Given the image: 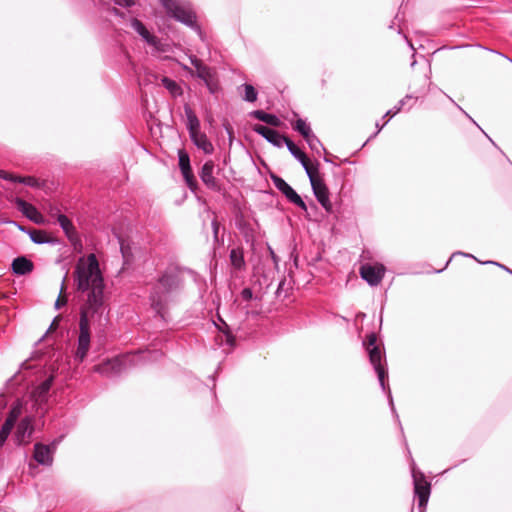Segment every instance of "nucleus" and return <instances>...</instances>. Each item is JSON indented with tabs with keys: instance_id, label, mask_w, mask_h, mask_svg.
Masks as SVG:
<instances>
[{
	"instance_id": "f257e3e1",
	"label": "nucleus",
	"mask_w": 512,
	"mask_h": 512,
	"mask_svg": "<svg viewBox=\"0 0 512 512\" xmlns=\"http://www.w3.org/2000/svg\"><path fill=\"white\" fill-rule=\"evenodd\" d=\"M74 282L78 292L87 293L80 308L79 335L75 360L83 362L90 348V331L103 333L109 323V307L104 301V279L95 254L80 257L75 265Z\"/></svg>"
},
{
	"instance_id": "f03ea898",
	"label": "nucleus",
	"mask_w": 512,
	"mask_h": 512,
	"mask_svg": "<svg viewBox=\"0 0 512 512\" xmlns=\"http://www.w3.org/2000/svg\"><path fill=\"white\" fill-rule=\"evenodd\" d=\"M184 287L183 271L177 267H169L159 276L153 286L149 300L152 309L166 321V314L173 295L179 293Z\"/></svg>"
},
{
	"instance_id": "7ed1b4c3",
	"label": "nucleus",
	"mask_w": 512,
	"mask_h": 512,
	"mask_svg": "<svg viewBox=\"0 0 512 512\" xmlns=\"http://www.w3.org/2000/svg\"><path fill=\"white\" fill-rule=\"evenodd\" d=\"M376 340H377V338L374 333H371L367 336V345H368L367 350H368L369 360L377 374L381 389L385 393H387V398H388V402H389L391 411L393 412V414H395L396 418L398 419V414L396 413L391 390H390L389 386L385 383V378L387 377V368H386V365L381 363L383 353L380 350V348L378 346H376Z\"/></svg>"
},
{
	"instance_id": "20e7f679",
	"label": "nucleus",
	"mask_w": 512,
	"mask_h": 512,
	"mask_svg": "<svg viewBox=\"0 0 512 512\" xmlns=\"http://www.w3.org/2000/svg\"><path fill=\"white\" fill-rule=\"evenodd\" d=\"M161 356L159 351L139 352L138 355L115 357L95 366V371L106 376L116 377L126 371L128 363L135 362V358L156 359Z\"/></svg>"
},
{
	"instance_id": "39448f33",
	"label": "nucleus",
	"mask_w": 512,
	"mask_h": 512,
	"mask_svg": "<svg viewBox=\"0 0 512 512\" xmlns=\"http://www.w3.org/2000/svg\"><path fill=\"white\" fill-rule=\"evenodd\" d=\"M160 2L169 16L196 30L199 34L201 33L197 24L196 13L193 11L190 2L187 0H160Z\"/></svg>"
},
{
	"instance_id": "423d86ee",
	"label": "nucleus",
	"mask_w": 512,
	"mask_h": 512,
	"mask_svg": "<svg viewBox=\"0 0 512 512\" xmlns=\"http://www.w3.org/2000/svg\"><path fill=\"white\" fill-rule=\"evenodd\" d=\"M410 471L413 479L415 499L417 500L418 508L421 511L427 506L431 493V485L423 472L418 469L414 459L412 458L410 463Z\"/></svg>"
},
{
	"instance_id": "0eeeda50",
	"label": "nucleus",
	"mask_w": 512,
	"mask_h": 512,
	"mask_svg": "<svg viewBox=\"0 0 512 512\" xmlns=\"http://www.w3.org/2000/svg\"><path fill=\"white\" fill-rule=\"evenodd\" d=\"M274 186L285 195L289 202L293 203L303 211H307V205L300 195L280 176L271 175Z\"/></svg>"
},
{
	"instance_id": "6e6552de",
	"label": "nucleus",
	"mask_w": 512,
	"mask_h": 512,
	"mask_svg": "<svg viewBox=\"0 0 512 512\" xmlns=\"http://www.w3.org/2000/svg\"><path fill=\"white\" fill-rule=\"evenodd\" d=\"M385 267L382 264H364L360 268V275L370 286H377L383 279Z\"/></svg>"
},
{
	"instance_id": "1a4fd4ad",
	"label": "nucleus",
	"mask_w": 512,
	"mask_h": 512,
	"mask_svg": "<svg viewBox=\"0 0 512 512\" xmlns=\"http://www.w3.org/2000/svg\"><path fill=\"white\" fill-rule=\"evenodd\" d=\"M178 160L179 168L186 182V185L192 192H195L198 187V184L191 169L189 155L185 151L180 150L178 153Z\"/></svg>"
},
{
	"instance_id": "9d476101",
	"label": "nucleus",
	"mask_w": 512,
	"mask_h": 512,
	"mask_svg": "<svg viewBox=\"0 0 512 512\" xmlns=\"http://www.w3.org/2000/svg\"><path fill=\"white\" fill-rule=\"evenodd\" d=\"M215 164L212 160H207L199 172V177L203 184L210 190L215 192L221 191V185L214 176Z\"/></svg>"
},
{
	"instance_id": "9b49d317",
	"label": "nucleus",
	"mask_w": 512,
	"mask_h": 512,
	"mask_svg": "<svg viewBox=\"0 0 512 512\" xmlns=\"http://www.w3.org/2000/svg\"><path fill=\"white\" fill-rule=\"evenodd\" d=\"M34 432L33 419L30 416L22 418L16 426L14 439L17 445L27 444Z\"/></svg>"
},
{
	"instance_id": "f8f14e48",
	"label": "nucleus",
	"mask_w": 512,
	"mask_h": 512,
	"mask_svg": "<svg viewBox=\"0 0 512 512\" xmlns=\"http://www.w3.org/2000/svg\"><path fill=\"white\" fill-rule=\"evenodd\" d=\"M252 129L255 133L261 135L269 143L278 148H281L287 139L286 136L281 135L278 131L261 124H255Z\"/></svg>"
},
{
	"instance_id": "ddd939ff",
	"label": "nucleus",
	"mask_w": 512,
	"mask_h": 512,
	"mask_svg": "<svg viewBox=\"0 0 512 512\" xmlns=\"http://www.w3.org/2000/svg\"><path fill=\"white\" fill-rule=\"evenodd\" d=\"M313 194L320 205L326 210L331 211L332 204L329 198V190L323 179L312 181L311 184Z\"/></svg>"
},
{
	"instance_id": "4468645a",
	"label": "nucleus",
	"mask_w": 512,
	"mask_h": 512,
	"mask_svg": "<svg viewBox=\"0 0 512 512\" xmlns=\"http://www.w3.org/2000/svg\"><path fill=\"white\" fill-rule=\"evenodd\" d=\"M33 458L38 464L49 467L53 464L54 450L49 445L35 443Z\"/></svg>"
},
{
	"instance_id": "2eb2a0df",
	"label": "nucleus",
	"mask_w": 512,
	"mask_h": 512,
	"mask_svg": "<svg viewBox=\"0 0 512 512\" xmlns=\"http://www.w3.org/2000/svg\"><path fill=\"white\" fill-rule=\"evenodd\" d=\"M57 221L72 245H80L78 234L71 220L66 215L59 213L57 215Z\"/></svg>"
},
{
	"instance_id": "dca6fc26",
	"label": "nucleus",
	"mask_w": 512,
	"mask_h": 512,
	"mask_svg": "<svg viewBox=\"0 0 512 512\" xmlns=\"http://www.w3.org/2000/svg\"><path fill=\"white\" fill-rule=\"evenodd\" d=\"M190 139L193 144L205 154L210 155L214 152V146L205 133H202L201 131L194 133L190 135Z\"/></svg>"
},
{
	"instance_id": "f3484780",
	"label": "nucleus",
	"mask_w": 512,
	"mask_h": 512,
	"mask_svg": "<svg viewBox=\"0 0 512 512\" xmlns=\"http://www.w3.org/2000/svg\"><path fill=\"white\" fill-rule=\"evenodd\" d=\"M34 264L25 256L17 257L12 262V272L16 275H26L32 272Z\"/></svg>"
},
{
	"instance_id": "a211bd4d",
	"label": "nucleus",
	"mask_w": 512,
	"mask_h": 512,
	"mask_svg": "<svg viewBox=\"0 0 512 512\" xmlns=\"http://www.w3.org/2000/svg\"><path fill=\"white\" fill-rule=\"evenodd\" d=\"M131 27L142 37V39L150 45H157L158 39L152 35L145 25L138 19L133 18L131 20Z\"/></svg>"
},
{
	"instance_id": "6ab92c4d",
	"label": "nucleus",
	"mask_w": 512,
	"mask_h": 512,
	"mask_svg": "<svg viewBox=\"0 0 512 512\" xmlns=\"http://www.w3.org/2000/svg\"><path fill=\"white\" fill-rule=\"evenodd\" d=\"M53 376L48 377L41 382L32 392L33 397L37 402H44L47 399L48 393L52 387Z\"/></svg>"
},
{
	"instance_id": "aec40b11",
	"label": "nucleus",
	"mask_w": 512,
	"mask_h": 512,
	"mask_svg": "<svg viewBox=\"0 0 512 512\" xmlns=\"http://www.w3.org/2000/svg\"><path fill=\"white\" fill-rule=\"evenodd\" d=\"M249 116L273 127H279L282 123L278 116L267 113L263 110H253L249 113Z\"/></svg>"
},
{
	"instance_id": "412c9836",
	"label": "nucleus",
	"mask_w": 512,
	"mask_h": 512,
	"mask_svg": "<svg viewBox=\"0 0 512 512\" xmlns=\"http://www.w3.org/2000/svg\"><path fill=\"white\" fill-rule=\"evenodd\" d=\"M229 259L232 267L237 271H242L246 267L244 259V250L242 247H235L230 250Z\"/></svg>"
},
{
	"instance_id": "4be33fe9",
	"label": "nucleus",
	"mask_w": 512,
	"mask_h": 512,
	"mask_svg": "<svg viewBox=\"0 0 512 512\" xmlns=\"http://www.w3.org/2000/svg\"><path fill=\"white\" fill-rule=\"evenodd\" d=\"M184 112L187 120L186 126L189 132V136L200 132V121L189 105L184 106Z\"/></svg>"
},
{
	"instance_id": "5701e85b",
	"label": "nucleus",
	"mask_w": 512,
	"mask_h": 512,
	"mask_svg": "<svg viewBox=\"0 0 512 512\" xmlns=\"http://www.w3.org/2000/svg\"><path fill=\"white\" fill-rule=\"evenodd\" d=\"M15 204L17 209L25 215L28 219L38 222L37 216L39 215L37 209L30 203L26 202L21 198L15 199Z\"/></svg>"
},
{
	"instance_id": "b1692460",
	"label": "nucleus",
	"mask_w": 512,
	"mask_h": 512,
	"mask_svg": "<svg viewBox=\"0 0 512 512\" xmlns=\"http://www.w3.org/2000/svg\"><path fill=\"white\" fill-rule=\"evenodd\" d=\"M457 255H462V256H465V257L473 258L475 261H477L481 265H495V266L499 267L500 269L506 271L510 275H512V269L509 268L508 266H506V265H504V264H502L500 262L494 261V260L481 261L477 257H475L474 255H472L470 253H464V252H460V251L453 252L452 254H450V262Z\"/></svg>"
},
{
	"instance_id": "393cba45",
	"label": "nucleus",
	"mask_w": 512,
	"mask_h": 512,
	"mask_svg": "<svg viewBox=\"0 0 512 512\" xmlns=\"http://www.w3.org/2000/svg\"><path fill=\"white\" fill-rule=\"evenodd\" d=\"M33 368H34V366L30 365L28 363V360L22 362L21 365H20L19 370L16 373H14V375H12L7 380V385L8 386H15V385L20 384L26 378L25 376H22V372L25 371V370L33 369Z\"/></svg>"
},
{
	"instance_id": "a878e982",
	"label": "nucleus",
	"mask_w": 512,
	"mask_h": 512,
	"mask_svg": "<svg viewBox=\"0 0 512 512\" xmlns=\"http://www.w3.org/2000/svg\"><path fill=\"white\" fill-rule=\"evenodd\" d=\"M191 64L195 67L197 76L202 79L205 84H208V80L211 78V72L209 67L202 64L197 58L191 59Z\"/></svg>"
},
{
	"instance_id": "bb28decb",
	"label": "nucleus",
	"mask_w": 512,
	"mask_h": 512,
	"mask_svg": "<svg viewBox=\"0 0 512 512\" xmlns=\"http://www.w3.org/2000/svg\"><path fill=\"white\" fill-rule=\"evenodd\" d=\"M291 153V155L300 162V164H304L305 161L308 160L306 154L295 145V143L287 137L285 143H284Z\"/></svg>"
},
{
	"instance_id": "cd10ccee",
	"label": "nucleus",
	"mask_w": 512,
	"mask_h": 512,
	"mask_svg": "<svg viewBox=\"0 0 512 512\" xmlns=\"http://www.w3.org/2000/svg\"><path fill=\"white\" fill-rule=\"evenodd\" d=\"M30 239L35 244H54L55 240L50 238L44 231L33 230L29 233Z\"/></svg>"
},
{
	"instance_id": "c85d7f7f",
	"label": "nucleus",
	"mask_w": 512,
	"mask_h": 512,
	"mask_svg": "<svg viewBox=\"0 0 512 512\" xmlns=\"http://www.w3.org/2000/svg\"><path fill=\"white\" fill-rule=\"evenodd\" d=\"M161 83L173 97H177L182 94V89L175 80L169 77H163L161 79Z\"/></svg>"
},
{
	"instance_id": "c756f323",
	"label": "nucleus",
	"mask_w": 512,
	"mask_h": 512,
	"mask_svg": "<svg viewBox=\"0 0 512 512\" xmlns=\"http://www.w3.org/2000/svg\"><path fill=\"white\" fill-rule=\"evenodd\" d=\"M293 129L297 131L299 134L303 136V138L308 137L312 134V129L310 125L302 118H298L294 124L292 125Z\"/></svg>"
},
{
	"instance_id": "7c9ffc66",
	"label": "nucleus",
	"mask_w": 512,
	"mask_h": 512,
	"mask_svg": "<svg viewBox=\"0 0 512 512\" xmlns=\"http://www.w3.org/2000/svg\"><path fill=\"white\" fill-rule=\"evenodd\" d=\"M22 409H23L22 402L20 400H16L11 405V407L7 413L6 419L11 420L16 423L22 414Z\"/></svg>"
},
{
	"instance_id": "2f4dec72",
	"label": "nucleus",
	"mask_w": 512,
	"mask_h": 512,
	"mask_svg": "<svg viewBox=\"0 0 512 512\" xmlns=\"http://www.w3.org/2000/svg\"><path fill=\"white\" fill-rule=\"evenodd\" d=\"M304 139L306 140L309 148L312 151H315L317 153H319L320 150L325 151L324 146L322 145V143L320 142V140L318 139V137L314 133L310 134L308 137H306Z\"/></svg>"
},
{
	"instance_id": "473e14b6",
	"label": "nucleus",
	"mask_w": 512,
	"mask_h": 512,
	"mask_svg": "<svg viewBox=\"0 0 512 512\" xmlns=\"http://www.w3.org/2000/svg\"><path fill=\"white\" fill-rule=\"evenodd\" d=\"M242 87L244 88V96L243 99L246 102H255L257 100V91L251 84H243Z\"/></svg>"
},
{
	"instance_id": "72a5a7b5",
	"label": "nucleus",
	"mask_w": 512,
	"mask_h": 512,
	"mask_svg": "<svg viewBox=\"0 0 512 512\" xmlns=\"http://www.w3.org/2000/svg\"><path fill=\"white\" fill-rule=\"evenodd\" d=\"M301 165L309 178L310 184H312V181H317L321 179L320 177H318V168L311 166L309 163V159L305 161L304 164Z\"/></svg>"
},
{
	"instance_id": "f704fd0d",
	"label": "nucleus",
	"mask_w": 512,
	"mask_h": 512,
	"mask_svg": "<svg viewBox=\"0 0 512 512\" xmlns=\"http://www.w3.org/2000/svg\"><path fill=\"white\" fill-rule=\"evenodd\" d=\"M410 99H412V96H410V95H407L405 98L401 99L396 106H394L392 109H390L386 112V114L384 115V118L387 116H391V117L395 116L397 113H399L401 111V109L405 105L406 101L410 100Z\"/></svg>"
},
{
	"instance_id": "c9c22d12",
	"label": "nucleus",
	"mask_w": 512,
	"mask_h": 512,
	"mask_svg": "<svg viewBox=\"0 0 512 512\" xmlns=\"http://www.w3.org/2000/svg\"><path fill=\"white\" fill-rule=\"evenodd\" d=\"M238 228L242 232L243 237L247 243L253 240L252 229L246 223H239Z\"/></svg>"
},
{
	"instance_id": "e433bc0d",
	"label": "nucleus",
	"mask_w": 512,
	"mask_h": 512,
	"mask_svg": "<svg viewBox=\"0 0 512 512\" xmlns=\"http://www.w3.org/2000/svg\"><path fill=\"white\" fill-rule=\"evenodd\" d=\"M18 183H23L30 187H38L39 182L35 177L32 176H25V177H17Z\"/></svg>"
},
{
	"instance_id": "4c0bfd02",
	"label": "nucleus",
	"mask_w": 512,
	"mask_h": 512,
	"mask_svg": "<svg viewBox=\"0 0 512 512\" xmlns=\"http://www.w3.org/2000/svg\"><path fill=\"white\" fill-rule=\"evenodd\" d=\"M450 104H452L456 109L461 111L469 119V121L473 123L480 131L483 130L481 126L473 119V117H471L464 109H462L461 106H459L451 97Z\"/></svg>"
},
{
	"instance_id": "58836bf2",
	"label": "nucleus",
	"mask_w": 512,
	"mask_h": 512,
	"mask_svg": "<svg viewBox=\"0 0 512 512\" xmlns=\"http://www.w3.org/2000/svg\"><path fill=\"white\" fill-rule=\"evenodd\" d=\"M450 104H452L456 109L461 111L469 119V121L473 123L480 131L483 130L481 126L473 119V117H471L464 109H462L461 106H459L451 97Z\"/></svg>"
},
{
	"instance_id": "ea45409f",
	"label": "nucleus",
	"mask_w": 512,
	"mask_h": 512,
	"mask_svg": "<svg viewBox=\"0 0 512 512\" xmlns=\"http://www.w3.org/2000/svg\"><path fill=\"white\" fill-rule=\"evenodd\" d=\"M15 422L5 419L4 423L1 426V429L11 434L13 428L15 427Z\"/></svg>"
},
{
	"instance_id": "a19ab883",
	"label": "nucleus",
	"mask_w": 512,
	"mask_h": 512,
	"mask_svg": "<svg viewBox=\"0 0 512 512\" xmlns=\"http://www.w3.org/2000/svg\"><path fill=\"white\" fill-rule=\"evenodd\" d=\"M15 422L5 419L4 423L1 426V429L11 434L13 428L15 427Z\"/></svg>"
},
{
	"instance_id": "79ce46f5",
	"label": "nucleus",
	"mask_w": 512,
	"mask_h": 512,
	"mask_svg": "<svg viewBox=\"0 0 512 512\" xmlns=\"http://www.w3.org/2000/svg\"><path fill=\"white\" fill-rule=\"evenodd\" d=\"M241 298L244 300V301H250L252 298H253V291L251 288H244L242 291H241Z\"/></svg>"
},
{
	"instance_id": "37998d69",
	"label": "nucleus",
	"mask_w": 512,
	"mask_h": 512,
	"mask_svg": "<svg viewBox=\"0 0 512 512\" xmlns=\"http://www.w3.org/2000/svg\"><path fill=\"white\" fill-rule=\"evenodd\" d=\"M115 5L121 6V7H131L134 5L133 0H113Z\"/></svg>"
},
{
	"instance_id": "c03bdc74",
	"label": "nucleus",
	"mask_w": 512,
	"mask_h": 512,
	"mask_svg": "<svg viewBox=\"0 0 512 512\" xmlns=\"http://www.w3.org/2000/svg\"><path fill=\"white\" fill-rule=\"evenodd\" d=\"M10 434L0 428V449L3 448Z\"/></svg>"
},
{
	"instance_id": "a18cd8bd",
	"label": "nucleus",
	"mask_w": 512,
	"mask_h": 512,
	"mask_svg": "<svg viewBox=\"0 0 512 512\" xmlns=\"http://www.w3.org/2000/svg\"><path fill=\"white\" fill-rule=\"evenodd\" d=\"M17 177L18 176H14L12 174L6 173V172L1 170L0 178H3L5 180H9L11 182H18Z\"/></svg>"
},
{
	"instance_id": "49530a36",
	"label": "nucleus",
	"mask_w": 512,
	"mask_h": 512,
	"mask_svg": "<svg viewBox=\"0 0 512 512\" xmlns=\"http://www.w3.org/2000/svg\"><path fill=\"white\" fill-rule=\"evenodd\" d=\"M211 226H212L214 238L217 239L218 231H219V223H218V221L216 219L212 220Z\"/></svg>"
},
{
	"instance_id": "de8ad7c7",
	"label": "nucleus",
	"mask_w": 512,
	"mask_h": 512,
	"mask_svg": "<svg viewBox=\"0 0 512 512\" xmlns=\"http://www.w3.org/2000/svg\"><path fill=\"white\" fill-rule=\"evenodd\" d=\"M62 439H63V436H60V437H58V438L54 439V440L49 444V446L51 447V449H52V450H54V452L56 451V449H57L58 445L61 443Z\"/></svg>"
},
{
	"instance_id": "09e8293b",
	"label": "nucleus",
	"mask_w": 512,
	"mask_h": 512,
	"mask_svg": "<svg viewBox=\"0 0 512 512\" xmlns=\"http://www.w3.org/2000/svg\"><path fill=\"white\" fill-rule=\"evenodd\" d=\"M388 121H389V119L386 120L382 125H380L379 122H376V124H375L376 132L370 138L375 137L383 129V127L388 123Z\"/></svg>"
},
{
	"instance_id": "8fccbe9b",
	"label": "nucleus",
	"mask_w": 512,
	"mask_h": 512,
	"mask_svg": "<svg viewBox=\"0 0 512 512\" xmlns=\"http://www.w3.org/2000/svg\"><path fill=\"white\" fill-rule=\"evenodd\" d=\"M67 303L66 298L58 297V299L55 302V308L59 309L61 306L65 305Z\"/></svg>"
},
{
	"instance_id": "3c124183",
	"label": "nucleus",
	"mask_w": 512,
	"mask_h": 512,
	"mask_svg": "<svg viewBox=\"0 0 512 512\" xmlns=\"http://www.w3.org/2000/svg\"><path fill=\"white\" fill-rule=\"evenodd\" d=\"M488 50H489L490 52H493V53H495V54L500 55L501 57L505 58L506 60H508L509 62H511V63H512V58H510L508 55H506V54H504V53H502V52H500V51L494 50V49H488Z\"/></svg>"
},
{
	"instance_id": "603ef678",
	"label": "nucleus",
	"mask_w": 512,
	"mask_h": 512,
	"mask_svg": "<svg viewBox=\"0 0 512 512\" xmlns=\"http://www.w3.org/2000/svg\"><path fill=\"white\" fill-rule=\"evenodd\" d=\"M481 132H482V133L485 135V137H486V138H487V139L492 143V145H493L494 147H496L497 149H499L498 145L494 142V140H493V139H492V138H491V137H490V136H489V135H488L484 130H482Z\"/></svg>"
},
{
	"instance_id": "864d4df0",
	"label": "nucleus",
	"mask_w": 512,
	"mask_h": 512,
	"mask_svg": "<svg viewBox=\"0 0 512 512\" xmlns=\"http://www.w3.org/2000/svg\"><path fill=\"white\" fill-rule=\"evenodd\" d=\"M481 132H482V133L485 135V137H486V138H487V139L492 143V145H493L494 147H496L497 149H499L498 145L494 142V140H493V139H492V138H491V137H490V136H489V135H488L484 130H482Z\"/></svg>"
},
{
	"instance_id": "5fc2aeb1",
	"label": "nucleus",
	"mask_w": 512,
	"mask_h": 512,
	"mask_svg": "<svg viewBox=\"0 0 512 512\" xmlns=\"http://www.w3.org/2000/svg\"><path fill=\"white\" fill-rule=\"evenodd\" d=\"M226 341H227V343H228L229 345H231V346H232V345L234 344V338H233V336H232V335H230V334H227V335H226Z\"/></svg>"
},
{
	"instance_id": "6e6d98bb",
	"label": "nucleus",
	"mask_w": 512,
	"mask_h": 512,
	"mask_svg": "<svg viewBox=\"0 0 512 512\" xmlns=\"http://www.w3.org/2000/svg\"><path fill=\"white\" fill-rule=\"evenodd\" d=\"M463 461H465V459L459 460V461H457V462H456V463H454V464H451V463H450L449 469L451 470L452 468L457 467V466H458L461 462H463Z\"/></svg>"
},
{
	"instance_id": "4d7b16f0",
	"label": "nucleus",
	"mask_w": 512,
	"mask_h": 512,
	"mask_svg": "<svg viewBox=\"0 0 512 512\" xmlns=\"http://www.w3.org/2000/svg\"><path fill=\"white\" fill-rule=\"evenodd\" d=\"M206 86L208 87V89H209V91H210L211 93H214V89H213V87H212V86H211V84H210V80H208V84H206Z\"/></svg>"
},
{
	"instance_id": "13d9d810",
	"label": "nucleus",
	"mask_w": 512,
	"mask_h": 512,
	"mask_svg": "<svg viewBox=\"0 0 512 512\" xmlns=\"http://www.w3.org/2000/svg\"><path fill=\"white\" fill-rule=\"evenodd\" d=\"M58 317H55L53 322L51 323L50 327H49V330H51L54 326H56V321H57Z\"/></svg>"
},
{
	"instance_id": "bf43d9fd",
	"label": "nucleus",
	"mask_w": 512,
	"mask_h": 512,
	"mask_svg": "<svg viewBox=\"0 0 512 512\" xmlns=\"http://www.w3.org/2000/svg\"><path fill=\"white\" fill-rule=\"evenodd\" d=\"M270 252H271V256H272L273 260L276 261V255H275L274 251L270 249Z\"/></svg>"
},
{
	"instance_id": "052dcab7",
	"label": "nucleus",
	"mask_w": 512,
	"mask_h": 512,
	"mask_svg": "<svg viewBox=\"0 0 512 512\" xmlns=\"http://www.w3.org/2000/svg\"><path fill=\"white\" fill-rule=\"evenodd\" d=\"M65 280H66V276L63 278V281H62V284H61V291L64 289Z\"/></svg>"
},
{
	"instance_id": "680f3d73",
	"label": "nucleus",
	"mask_w": 512,
	"mask_h": 512,
	"mask_svg": "<svg viewBox=\"0 0 512 512\" xmlns=\"http://www.w3.org/2000/svg\"><path fill=\"white\" fill-rule=\"evenodd\" d=\"M457 48H459V46H451L450 45L449 50H453V49H457Z\"/></svg>"
},
{
	"instance_id": "e2e57ef3",
	"label": "nucleus",
	"mask_w": 512,
	"mask_h": 512,
	"mask_svg": "<svg viewBox=\"0 0 512 512\" xmlns=\"http://www.w3.org/2000/svg\"><path fill=\"white\" fill-rule=\"evenodd\" d=\"M415 64H416V60L413 59V61L411 62V66L413 67Z\"/></svg>"
},
{
	"instance_id": "0e129e2a",
	"label": "nucleus",
	"mask_w": 512,
	"mask_h": 512,
	"mask_svg": "<svg viewBox=\"0 0 512 512\" xmlns=\"http://www.w3.org/2000/svg\"><path fill=\"white\" fill-rule=\"evenodd\" d=\"M115 14H118V10L116 8L113 9Z\"/></svg>"
},
{
	"instance_id": "69168bd1",
	"label": "nucleus",
	"mask_w": 512,
	"mask_h": 512,
	"mask_svg": "<svg viewBox=\"0 0 512 512\" xmlns=\"http://www.w3.org/2000/svg\"><path fill=\"white\" fill-rule=\"evenodd\" d=\"M447 267H448V260L445 262L444 268H447Z\"/></svg>"
}]
</instances>
